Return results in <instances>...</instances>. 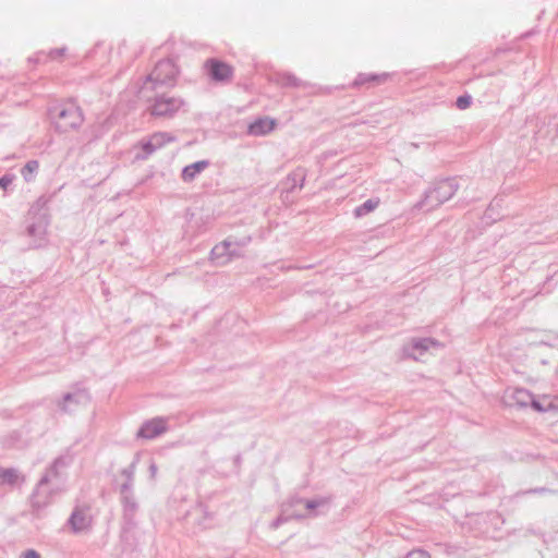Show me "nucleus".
<instances>
[{"instance_id": "obj_1", "label": "nucleus", "mask_w": 558, "mask_h": 558, "mask_svg": "<svg viewBox=\"0 0 558 558\" xmlns=\"http://www.w3.org/2000/svg\"><path fill=\"white\" fill-rule=\"evenodd\" d=\"M179 74L177 64L169 59L156 63L145 83L146 88H154L155 85L173 84Z\"/></svg>"}, {"instance_id": "obj_2", "label": "nucleus", "mask_w": 558, "mask_h": 558, "mask_svg": "<svg viewBox=\"0 0 558 558\" xmlns=\"http://www.w3.org/2000/svg\"><path fill=\"white\" fill-rule=\"evenodd\" d=\"M183 101L175 96H157L149 106V112L156 117H169L180 110Z\"/></svg>"}, {"instance_id": "obj_3", "label": "nucleus", "mask_w": 558, "mask_h": 558, "mask_svg": "<svg viewBox=\"0 0 558 558\" xmlns=\"http://www.w3.org/2000/svg\"><path fill=\"white\" fill-rule=\"evenodd\" d=\"M83 122V114L78 108L70 107L64 109L60 113V120L58 122L59 129L66 131L69 129L77 128Z\"/></svg>"}, {"instance_id": "obj_4", "label": "nucleus", "mask_w": 558, "mask_h": 558, "mask_svg": "<svg viewBox=\"0 0 558 558\" xmlns=\"http://www.w3.org/2000/svg\"><path fill=\"white\" fill-rule=\"evenodd\" d=\"M166 430H167V424H166L165 420L153 418V420L146 422L141 427L137 435L142 438L151 439V438H155V437L163 434Z\"/></svg>"}, {"instance_id": "obj_5", "label": "nucleus", "mask_w": 558, "mask_h": 558, "mask_svg": "<svg viewBox=\"0 0 558 558\" xmlns=\"http://www.w3.org/2000/svg\"><path fill=\"white\" fill-rule=\"evenodd\" d=\"M206 64L210 71L211 77L216 81H228L233 75L232 66L225 62L213 59L207 61Z\"/></svg>"}, {"instance_id": "obj_6", "label": "nucleus", "mask_w": 558, "mask_h": 558, "mask_svg": "<svg viewBox=\"0 0 558 558\" xmlns=\"http://www.w3.org/2000/svg\"><path fill=\"white\" fill-rule=\"evenodd\" d=\"M276 126V121L269 118H262L251 123L248 126V134L254 136H262L270 133Z\"/></svg>"}, {"instance_id": "obj_7", "label": "nucleus", "mask_w": 558, "mask_h": 558, "mask_svg": "<svg viewBox=\"0 0 558 558\" xmlns=\"http://www.w3.org/2000/svg\"><path fill=\"white\" fill-rule=\"evenodd\" d=\"M532 407L538 412L558 411V397H539L532 401Z\"/></svg>"}, {"instance_id": "obj_8", "label": "nucleus", "mask_w": 558, "mask_h": 558, "mask_svg": "<svg viewBox=\"0 0 558 558\" xmlns=\"http://www.w3.org/2000/svg\"><path fill=\"white\" fill-rule=\"evenodd\" d=\"M90 518L88 513L82 509H77L71 517V525L74 531H83L89 526Z\"/></svg>"}, {"instance_id": "obj_9", "label": "nucleus", "mask_w": 558, "mask_h": 558, "mask_svg": "<svg viewBox=\"0 0 558 558\" xmlns=\"http://www.w3.org/2000/svg\"><path fill=\"white\" fill-rule=\"evenodd\" d=\"M208 167V162L205 160L194 162L186 166L182 171L183 181H192L195 177Z\"/></svg>"}, {"instance_id": "obj_10", "label": "nucleus", "mask_w": 558, "mask_h": 558, "mask_svg": "<svg viewBox=\"0 0 558 558\" xmlns=\"http://www.w3.org/2000/svg\"><path fill=\"white\" fill-rule=\"evenodd\" d=\"M20 480L19 474L11 469H0V484H16Z\"/></svg>"}, {"instance_id": "obj_11", "label": "nucleus", "mask_w": 558, "mask_h": 558, "mask_svg": "<svg viewBox=\"0 0 558 558\" xmlns=\"http://www.w3.org/2000/svg\"><path fill=\"white\" fill-rule=\"evenodd\" d=\"M378 205H379V199H368L363 205L359 206L355 209V216L356 217L365 216V215L369 214L371 211L375 210L378 207Z\"/></svg>"}, {"instance_id": "obj_12", "label": "nucleus", "mask_w": 558, "mask_h": 558, "mask_svg": "<svg viewBox=\"0 0 558 558\" xmlns=\"http://www.w3.org/2000/svg\"><path fill=\"white\" fill-rule=\"evenodd\" d=\"M168 140L169 138L166 136V134H155L145 144V148H147L148 151H151L155 148L160 147L161 145H163Z\"/></svg>"}, {"instance_id": "obj_13", "label": "nucleus", "mask_w": 558, "mask_h": 558, "mask_svg": "<svg viewBox=\"0 0 558 558\" xmlns=\"http://www.w3.org/2000/svg\"><path fill=\"white\" fill-rule=\"evenodd\" d=\"M39 163L36 160L28 161L22 169V174L26 180H29L31 175L37 171Z\"/></svg>"}, {"instance_id": "obj_14", "label": "nucleus", "mask_w": 558, "mask_h": 558, "mask_svg": "<svg viewBox=\"0 0 558 558\" xmlns=\"http://www.w3.org/2000/svg\"><path fill=\"white\" fill-rule=\"evenodd\" d=\"M66 56V49L64 47L53 48L48 52V57L51 60L60 61Z\"/></svg>"}, {"instance_id": "obj_15", "label": "nucleus", "mask_w": 558, "mask_h": 558, "mask_svg": "<svg viewBox=\"0 0 558 558\" xmlns=\"http://www.w3.org/2000/svg\"><path fill=\"white\" fill-rule=\"evenodd\" d=\"M471 105V97L470 96H460L458 99H457V107L461 110H464L466 108H469Z\"/></svg>"}, {"instance_id": "obj_16", "label": "nucleus", "mask_w": 558, "mask_h": 558, "mask_svg": "<svg viewBox=\"0 0 558 558\" xmlns=\"http://www.w3.org/2000/svg\"><path fill=\"white\" fill-rule=\"evenodd\" d=\"M22 558H40V555L34 549H28L22 554Z\"/></svg>"}, {"instance_id": "obj_17", "label": "nucleus", "mask_w": 558, "mask_h": 558, "mask_svg": "<svg viewBox=\"0 0 558 558\" xmlns=\"http://www.w3.org/2000/svg\"><path fill=\"white\" fill-rule=\"evenodd\" d=\"M12 183V178L9 177H2L0 178V186L2 189H7L8 185Z\"/></svg>"}, {"instance_id": "obj_18", "label": "nucleus", "mask_w": 558, "mask_h": 558, "mask_svg": "<svg viewBox=\"0 0 558 558\" xmlns=\"http://www.w3.org/2000/svg\"><path fill=\"white\" fill-rule=\"evenodd\" d=\"M408 558H429V557L423 551H413L408 556Z\"/></svg>"}, {"instance_id": "obj_19", "label": "nucleus", "mask_w": 558, "mask_h": 558, "mask_svg": "<svg viewBox=\"0 0 558 558\" xmlns=\"http://www.w3.org/2000/svg\"><path fill=\"white\" fill-rule=\"evenodd\" d=\"M388 78H389V75L387 73H383V74L374 77V80H376L379 83L386 82Z\"/></svg>"}, {"instance_id": "obj_20", "label": "nucleus", "mask_w": 558, "mask_h": 558, "mask_svg": "<svg viewBox=\"0 0 558 558\" xmlns=\"http://www.w3.org/2000/svg\"><path fill=\"white\" fill-rule=\"evenodd\" d=\"M427 341L426 340H423L422 342L415 344V347H424V348H427L426 345Z\"/></svg>"}]
</instances>
